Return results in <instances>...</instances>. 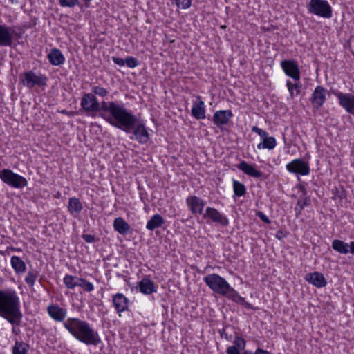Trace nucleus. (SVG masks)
Segmentation results:
<instances>
[{"label": "nucleus", "instance_id": "obj_1", "mask_svg": "<svg viewBox=\"0 0 354 354\" xmlns=\"http://www.w3.org/2000/svg\"><path fill=\"white\" fill-rule=\"evenodd\" d=\"M82 109L88 114L99 112V116L111 125L122 124L127 112L123 105L118 102L102 101L100 103L93 93H84L80 103Z\"/></svg>", "mask_w": 354, "mask_h": 354}, {"label": "nucleus", "instance_id": "obj_2", "mask_svg": "<svg viewBox=\"0 0 354 354\" xmlns=\"http://www.w3.org/2000/svg\"><path fill=\"white\" fill-rule=\"evenodd\" d=\"M0 317L12 325L21 324L23 314L20 309L19 298L15 290H0Z\"/></svg>", "mask_w": 354, "mask_h": 354}, {"label": "nucleus", "instance_id": "obj_3", "mask_svg": "<svg viewBox=\"0 0 354 354\" xmlns=\"http://www.w3.org/2000/svg\"><path fill=\"white\" fill-rule=\"evenodd\" d=\"M63 324L70 334L80 342L93 346H97L101 343L98 333L84 320L70 317L64 321Z\"/></svg>", "mask_w": 354, "mask_h": 354}, {"label": "nucleus", "instance_id": "obj_4", "mask_svg": "<svg viewBox=\"0 0 354 354\" xmlns=\"http://www.w3.org/2000/svg\"><path fill=\"white\" fill-rule=\"evenodd\" d=\"M123 109L127 112L124 122L122 124L118 123L113 127L120 129L126 133H130L132 130L133 135L130 136L131 140H136L140 144L147 143L150 138L149 133L148 132L144 123H138V118L134 115L131 111L127 109L123 106Z\"/></svg>", "mask_w": 354, "mask_h": 354}, {"label": "nucleus", "instance_id": "obj_5", "mask_svg": "<svg viewBox=\"0 0 354 354\" xmlns=\"http://www.w3.org/2000/svg\"><path fill=\"white\" fill-rule=\"evenodd\" d=\"M308 12L324 19L333 16V8L326 0H309L306 4Z\"/></svg>", "mask_w": 354, "mask_h": 354}, {"label": "nucleus", "instance_id": "obj_6", "mask_svg": "<svg viewBox=\"0 0 354 354\" xmlns=\"http://www.w3.org/2000/svg\"><path fill=\"white\" fill-rule=\"evenodd\" d=\"M20 82L28 88H32L35 86H46L48 78L45 75L40 73H37L33 71H28L20 75Z\"/></svg>", "mask_w": 354, "mask_h": 354}, {"label": "nucleus", "instance_id": "obj_7", "mask_svg": "<svg viewBox=\"0 0 354 354\" xmlns=\"http://www.w3.org/2000/svg\"><path fill=\"white\" fill-rule=\"evenodd\" d=\"M207 286L214 292L223 295L230 288V284L221 276L217 274H211L205 276L203 279Z\"/></svg>", "mask_w": 354, "mask_h": 354}, {"label": "nucleus", "instance_id": "obj_8", "mask_svg": "<svg viewBox=\"0 0 354 354\" xmlns=\"http://www.w3.org/2000/svg\"><path fill=\"white\" fill-rule=\"evenodd\" d=\"M0 178L6 184L14 188H23L28 185L27 180L8 169L0 171Z\"/></svg>", "mask_w": 354, "mask_h": 354}, {"label": "nucleus", "instance_id": "obj_9", "mask_svg": "<svg viewBox=\"0 0 354 354\" xmlns=\"http://www.w3.org/2000/svg\"><path fill=\"white\" fill-rule=\"evenodd\" d=\"M286 167L289 172L301 176L308 175L310 172L308 162L300 158L292 160Z\"/></svg>", "mask_w": 354, "mask_h": 354}, {"label": "nucleus", "instance_id": "obj_10", "mask_svg": "<svg viewBox=\"0 0 354 354\" xmlns=\"http://www.w3.org/2000/svg\"><path fill=\"white\" fill-rule=\"evenodd\" d=\"M203 218L220 224L223 227L229 224L227 218L214 207H207L205 209V212L203 215Z\"/></svg>", "mask_w": 354, "mask_h": 354}, {"label": "nucleus", "instance_id": "obj_11", "mask_svg": "<svg viewBox=\"0 0 354 354\" xmlns=\"http://www.w3.org/2000/svg\"><path fill=\"white\" fill-rule=\"evenodd\" d=\"M332 93L336 96L339 104L348 112L352 113L354 110V95L351 93H343L337 90H333Z\"/></svg>", "mask_w": 354, "mask_h": 354}, {"label": "nucleus", "instance_id": "obj_12", "mask_svg": "<svg viewBox=\"0 0 354 354\" xmlns=\"http://www.w3.org/2000/svg\"><path fill=\"white\" fill-rule=\"evenodd\" d=\"M281 66L286 75L296 81L300 80V71L298 64L293 60H283Z\"/></svg>", "mask_w": 354, "mask_h": 354}, {"label": "nucleus", "instance_id": "obj_13", "mask_svg": "<svg viewBox=\"0 0 354 354\" xmlns=\"http://www.w3.org/2000/svg\"><path fill=\"white\" fill-rule=\"evenodd\" d=\"M16 32L10 26L0 24V46L12 47Z\"/></svg>", "mask_w": 354, "mask_h": 354}, {"label": "nucleus", "instance_id": "obj_14", "mask_svg": "<svg viewBox=\"0 0 354 354\" xmlns=\"http://www.w3.org/2000/svg\"><path fill=\"white\" fill-rule=\"evenodd\" d=\"M187 206L194 214H202L205 201L196 196H189L186 199Z\"/></svg>", "mask_w": 354, "mask_h": 354}, {"label": "nucleus", "instance_id": "obj_15", "mask_svg": "<svg viewBox=\"0 0 354 354\" xmlns=\"http://www.w3.org/2000/svg\"><path fill=\"white\" fill-rule=\"evenodd\" d=\"M326 90L322 86H317L311 97L313 106L317 109H319L325 102Z\"/></svg>", "mask_w": 354, "mask_h": 354}, {"label": "nucleus", "instance_id": "obj_16", "mask_svg": "<svg viewBox=\"0 0 354 354\" xmlns=\"http://www.w3.org/2000/svg\"><path fill=\"white\" fill-rule=\"evenodd\" d=\"M232 116L233 114L230 110H220L214 113L213 121L217 127L222 129L223 125L227 124Z\"/></svg>", "mask_w": 354, "mask_h": 354}, {"label": "nucleus", "instance_id": "obj_17", "mask_svg": "<svg viewBox=\"0 0 354 354\" xmlns=\"http://www.w3.org/2000/svg\"><path fill=\"white\" fill-rule=\"evenodd\" d=\"M115 310L120 315L121 313L129 310V299L122 293H116L112 298Z\"/></svg>", "mask_w": 354, "mask_h": 354}, {"label": "nucleus", "instance_id": "obj_18", "mask_svg": "<svg viewBox=\"0 0 354 354\" xmlns=\"http://www.w3.org/2000/svg\"><path fill=\"white\" fill-rule=\"evenodd\" d=\"M191 114L197 120L205 119L206 117L205 103L199 95L196 96L193 103Z\"/></svg>", "mask_w": 354, "mask_h": 354}, {"label": "nucleus", "instance_id": "obj_19", "mask_svg": "<svg viewBox=\"0 0 354 354\" xmlns=\"http://www.w3.org/2000/svg\"><path fill=\"white\" fill-rule=\"evenodd\" d=\"M47 311L49 316L57 322H64L66 317V310L57 304H51L48 306Z\"/></svg>", "mask_w": 354, "mask_h": 354}, {"label": "nucleus", "instance_id": "obj_20", "mask_svg": "<svg viewBox=\"0 0 354 354\" xmlns=\"http://www.w3.org/2000/svg\"><path fill=\"white\" fill-rule=\"evenodd\" d=\"M305 279L317 288L324 287L327 284V281L323 274L318 272L307 274Z\"/></svg>", "mask_w": 354, "mask_h": 354}, {"label": "nucleus", "instance_id": "obj_21", "mask_svg": "<svg viewBox=\"0 0 354 354\" xmlns=\"http://www.w3.org/2000/svg\"><path fill=\"white\" fill-rule=\"evenodd\" d=\"M237 168L249 176L261 178L263 176L261 171L256 169L253 165L248 164L244 160L237 165Z\"/></svg>", "mask_w": 354, "mask_h": 354}, {"label": "nucleus", "instance_id": "obj_22", "mask_svg": "<svg viewBox=\"0 0 354 354\" xmlns=\"http://www.w3.org/2000/svg\"><path fill=\"white\" fill-rule=\"evenodd\" d=\"M140 291L145 295H149L156 292L154 283L148 278H143L138 283Z\"/></svg>", "mask_w": 354, "mask_h": 354}, {"label": "nucleus", "instance_id": "obj_23", "mask_svg": "<svg viewBox=\"0 0 354 354\" xmlns=\"http://www.w3.org/2000/svg\"><path fill=\"white\" fill-rule=\"evenodd\" d=\"M332 248L341 254H346L349 252L351 253V242L348 243L339 239H335L332 242Z\"/></svg>", "mask_w": 354, "mask_h": 354}, {"label": "nucleus", "instance_id": "obj_24", "mask_svg": "<svg viewBox=\"0 0 354 354\" xmlns=\"http://www.w3.org/2000/svg\"><path fill=\"white\" fill-rule=\"evenodd\" d=\"M113 228L119 234L126 235L130 231V225L122 217H118L113 221Z\"/></svg>", "mask_w": 354, "mask_h": 354}, {"label": "nucleus", "instance_id": "obj_25", "mask_svg": "<svg viewBox=\"0 0 354 354\" xmlns=\"http://www.w3.org/2000/svg\"><path fill=\"white\" fill-rule=\"evenodd\" d=\"M48 60L52 65L59 66L64 64L65 58L62 52L57 48H53L48 55Z\"/></svg>", "mask_w": 354, "mask_h": 354}, {"label": "nucleus", "instance_id": "obj_26", "mask_svg": "<svg viewBox=\"0 0 354 354\" xmlns=\"http://www.w3.org/2000/svg\"><path fill=\"white\" fill-rule=\"evenodd\" d=\"M67 208L72 216H76L82 212L83 206L77 198L73 197L69 198Z\"/></svg>", "mask_w": 354, "mask_h": 354}, {"label": "nucleus", "instance_id": "obj_27", "mask_svg": "<svg viewBox=\"0 0 354 354\" xmlns=\"http://www.w3.org/2000/svg\"><path fill=\"white\" fill-rule=\"evenodd\" d=\"M165 223L162 216L158 214L153 215L147 222L146 228L149 230H153L161 227Z\"/></svg>", "mask_w": 354, "mask_h": 354}, {"label": "nucleus", "instance_id": "obj_28", "mask_svg": "<svg viewBox=\"0 0 354 354\" xmlns=\"http://www.w3.org/2000/svg\"><path fill=\"white\" fill-rule=\"evenodd\" d=\"M10 263L16 273H23L26 271V264L20 257L17 256H12L10 259Z\"/></svg>", "mask_w": 354, "mask_h": 354}, {"label": "nucleus", "instance_id": "obj_29", "mask_svg": "<svg viewBox=\"0 0 354 354\" xmlns=\"http://www.w3.org/2000/svg\"><path fill=\"white\" fill-rule=\"evenodd\" d=\"M80 278V277L76 276L66 274L64 277L63 282L68 289H73L75 287L79 286Z\"/></svg>", "mask_w": 354, "mask_h": 354}, {"label": "nucleus", "instance_id": "obj_30", "mask_svg": "<svg viewBox=\"0 0 354 354\" xmlns=\"http://www.w3.org/2000/svg\"><path fill=\"white\" fill-rule=\"evenodd\" d=\"M276 140L274 137L264 138L263 142L257 145V148L259 149H268L270 150L273 149L276 146Z\"/></svg>", "mask_w": 354, "mask_h": 354}, {"label": "nucleus", "instance_id": "obj_31", "mask_svg": "<svg viewBox=\"0 0 354 354\" xmlns=\"http://www.w3.org/2000/svg\"><path fill=\"white\" fill-rule=\"evenodd\" d=\"M29 349V345L23 342H15L12 348V354H27Z\"/></svg>", "mask_w": 354, "mask_h": 354}, {"label": "nucleus", "instance_id": "obj_32", "mask_svg": "<svg viewBox=\"0 0 354 354\" xmlns=\"http://www.w3.org/2000/svg\"><path fill=\"white\" fill-rule=\"evenodd\" d=\"M233 189L235 196L239 197L244 196L246 193L245 186L236 180H233Z\"/></svg>", "mask_w": 354, "mask_h": 354}, {"label": "nucleus", "instance_id": "obj_33", "mask_svg": "<svg viewBox=\"0 0 354 354\" xmlns=\"http://www.w3.org/2000/svg\"><path fill=\"white\" fill-rule=\"evenodd\" d=\"M39 275V272L36 270H30L26 277H25V281L27 285L30 287H32L35 284V281L37 280Z\"/></svg>", "mask_w": 354, "mask_h": 354}, {"label": "nucleus", "instance_id": "obj_34", "mask_svg": "<svg viewBox=\"0 0 354 354\" xmlns=\"http://www.w3.org/2000/svg\"><path fill=\"white\" fill-rule=\"evenodd\" d=\"M91 91L95 96L98 95L102 97H106L109 93L106 88L98 86H93L91 88Z\"/></svg>", "mask_w": 354, "mask_h": 354}, {"label": "nucleus", "instance_id": "obj_35", "mask_svg": "<svg viewBox=\"0 0 354 354\" xmlns=\"http://www.w3.org/2000/svg\"><path fill=\"white\" fill-rule=\"evenodd\" d=\"M79 281L80 283L78 286L82 287L85 291L91 292L93 290V285L91 282L86 281L85 279L80 278Z\"/></svg>", "mask_w": 354, "mask_h": 354}, {"label": "nucleus", "instance_id": "obj_36", "mask_svg": "<svg viewBox=\"0 0 354 354\" xmlns=\"http://www.w3.org/2000/svg\"><path fill=\"white\" fill-rule=\"evenodd\" d=\"M125 64L129 68H133L137 67L140 64V62L136 57L132 56H127L125 58Z\"/></svg>", "mask_w": 354, "mask_h": 354}, {"label": "nucleus", "instance_id": "obj_37", "mask_svg": "<svg viewBox=\"0 0 354 354\" xmlns=\"http://www.w3.org/2000/svg\"><path fill=\"white\" fill-rule=\"evenodd\" d=\"M286 84L290 92L291 98L294 97V90H296V95L299 94L300 91L299 89V85L297 84H292L290 80H288Z\"/></svg>", "mask_w": 354, "mask_h": 354}, {"label": "nucleus", "instance_id": "obj_38", "mask_svg": "<svg viewBox=\"0 0 354 354\" xmlns=\"http://www.w3.org/2000/svg\"><path fill=\"white\" fill-rule=\"evenodd\" d=\"M59 3L62 7L74 8L79 5V0H59Z\"/></svg>", "mask_w": 354, "mask_h": 354}, {"label": "nucleus", "instance_id": "obj_39", "mask_svg": "<svg viewBox=\"0 0 354 354\" xmlns=\"http://www.w3.org/2000/svg\"><path fill=\"white\" fill-rule=\"evenodd\" d=\"M226 291V293L223 295V296H225L226 297H227L228 299L232 300L233 301H234L236 299V297L239 296V293L233 288H232L230 286V288L229 289H227Z\"/></svg>", "mask_w": 354, "mask_h": 354}, {"label": "nucleus", "instance_id": "obj_40", "mask_svg": "<svg viewBox=\"0 0 354 354\" xmlns=\"http://www.w3.org/2000/svg\"><path fill=\"white\" fill-rule=\"evenodd\" d=\"M234 302H236L240 305L244 306L248 309H252V310L255 309V308L251 304L246 301L245 298L242 297L239 295L238 297H236V299L234 301Z\"/></svg>", "mask_w": 354, "mask_h": 354}, {"label": "nucleus", "instance_id": "obj_41", "mask_svg": "<svg viewBox=\"0 0 354 354\" xmlns=\"http://www.w3.org/2000/svg\"><path fill=\"white\" fill-rule=\"evenodd\" d=\"M175 3V4L177 6V7L183 8V9H187L189 8L191 6V0H173Z\"/></svg>", "mask_w": 354, "mask_h": 354}, {"label": "nucleus", "instance_id": "obj_42", "mask_svg": "<svg viewBox=\"0 0 354 354\" xmlns=\"http://www.w3.org/2000/svg\"><path fill=\"white\" fill-rule=\"evenodd\" d=\"M245 341L243 338L236 336L234 340V346L238 348V349L242 350L245 347Z\"/></svg>", "mask_w": 354, "mask_h": 354}, {"label": "nucleus", "instance_id": "obj_43", "mask_svg": "<svg viewBox=\"0 0 354 354\" xmlns=\"http://www.w3.org/2000/svg\"><path fill=\"white\" fill-rule=\"evenodd\" d=\"M252 131L257 133L263 140L264 138H267L268 136V133L267 131L257 127V126L252 127Z\"/></svg>", "mask_w": 354, "mask_h": 354}, {"label": "nucleus", "instance_id": "obj_44", "mask_svg": "<svg viewBox=\"0 0 354 354\" xmlns=\"http://www.w3.org/2000/svg\"><path fill=\"white\" fill-rule=\"evenodd\" d=\"M306 199L304 198V199H301L299 198L298 201H297V207H295V211H297V207H299V213H301V210L304 208V207L306 205Z\"/></svg>", "mask_w": 354, "mask_h": 354}, {"label": "nucleus", "instance_id": "obj_45", "mask_svg": "<svg viewBox=\"0 0 354 354\" xmlns=\"http://www.w3.org/2000/svg\"><path fill=\"white\" fill-rule=\"evenodd\" d=\"M257 216L264 223L270 224L271 223L269 218L262 212L259 211L257 212Z\"/></svg>", "mask_w": 354, "mask_h": 354}, {"label": "nucleus", "instance_id": "obj_46", "mask_svg": "<svg viewBox=\"0 0 354 354\" xmlns=\"http://www.w3.org/2000/svg\"><path fill=\"white\" fill-rule=\"evenodd\" d=\"M82 237L86 243H91L95 241V237L91 234H84Z\"/></svg>", "mask_w": 354, "mask_h": 354}, {"label": "nucleus", "instance_id": "obj_47", "mask_svg": "<svg viewBox=\"0 0 354 354\" xmlns=\"http://www.w3.org/2000/svg\"><path fill=\"white\" fill-rule=\"evenodd\" d=\"M112 60L114 64L120 66H124L125 64V59H123L122 58L117 57H112Z\"/></svg>", "mask_w": 354, "mask_h": 354}, {"label": "nucleus", "instance_id": "obj_48", "mask_svg": "<svg viewBox=\"0 0 354 354\" xmlns=\"http://www.w3.org/2000/svg\"><path fill=\"white\" fill-rule=\"evenodd\" d=\"M239 350L236 346H229L227 348L226 353L227 354H241Z\"/></svg>", "mask_w": 354, "mask_h": 354}, {"label": "nucleus", "instance_id": "obj_49", "mask_svg": "<svg viewBox=\"0 0 354 354\" xmlns=\"http://www.w3.org/2000/svg\"><path fill=\"white\" fill-rule=\"evenodd\" d=\"M276 238L279 240H281L283 238L286 236V233L282 230H279L276 234Z\"/></svg>", "mask_w": 354, "mask_h": 354}, {"label": "nucleus", "instance_id": "obj_50", "mask_svg": "<svg viewBox=\"0 0 354 354\" xmlns=\"http://www.w3.org/2000/svg\"><path fill=\"white\" fill-rule=\"evenodd\" d=\"M59 113L64 114L66 115H68V116H72L74 115V113L73 111H68L65 109L60 111Z\"/></svg>", "mask_w": 354, "mask_h": 354}, {"label": "nucleus", "instance_id": "obj_51", "mask_svg": "<svg viewBox=\"0 0 354 354\" xmlns=\"http://www.w3.org/2000/svg\"><path fill=\"white\" fill-rule=\"evenodd\" d=\"M15 326H17V325H12V333L15 335H19L20 333V330L19 328H17Z\"/></svg>", "mask_w": 354, "mask_h": 354}, {"label": "nucleus", "instance_id": "obj_52", "mask_svg": "<svg viewBox=\"0 0 354 354\" xmlns=\"http://www.w3.org/2000/svg\"><path fill=\"white\" fill-rule=\"evenodd\" d=\"M351 254H354V241H351Z\"/></svg>", "mask_w": 354, "mask_h": 354}, {"label": "nucleus", "instance_id": "obj_53", "mask_svg": "<svg viewBox=\"0 0 354 354\" xmlns=\"http://www.w3.org/2000/svg\"><path fill=\"white\" fill-rule=\"evenodd\" d=\"M224 337L225 338L227 339V340H230L231 339V335H228L227 334H225L224 335Z\"/></svg>", "mask_w": 354, "mask_h": 354}, {"label": "nucleus", "instance_id": "obj_54", "mask_svg": "<svg viewBox=\"0 0 354 354\" xmlns=\"http://www.w3.org/2000/svg\"><path fill=\"white\" fill-rule=\"evenodd\" d=\"M300 189H301V190H304V191L305 190V187H304V186H301V187H300Z\"/></svg>", "mask_w": 354, "mask_h": 354}, {"label": "nucleus", "instance_id": "obj_55", "mask_svg": "<svg viewBox=\"0 0 354 354\" xmlns=\"http://www.w3.org/2000/svg\"><path fill=\"white\" fill-rule=\"evenodd\" d=\"M84 1L86 2V3H89L91 2L92 0H83Z\"/></svg>", "mask_w": 354, "mask_h": 354}, {"label": "nucleus", "instance_id": "obj_56", "mask_svg": "<svg viewBox=\"0 0 354 354\" xmlns=\"http://www.w3.org/2000/svg\"><path fill=\"white\" fill-rule=\"evenodd\" d=\"M351 114L354 115V109H353V112L351 113Z\"/></svg>", "mask_w": 354, "mask_h": 354}, {"label": "nucleus", "instance_id": "obj_57", "mask_svg": "<svg viewBox=\"0 0 354 354\" xmlns=\"http://www.w3.org/2000/svg\"><path fill=\"white\" fill-rule=\"evenodd\" d=\"M243 354H248V353H246V352H245Z\"/></svg>", "mask_w": 354, "mask_h": 354}]
</instances>
